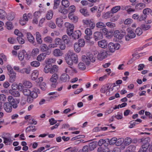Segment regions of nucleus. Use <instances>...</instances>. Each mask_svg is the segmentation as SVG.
Returning a JSON list of instances; mask_svg holds the SVG:
<instances>
[{
    "instance_id": "obj_55",
    "label": "nucleus",
    "mask_w": 152,
    "mask_h": 152,
    "mask_svg": "<svg viewBox=\"0 0 152 152\" xmlns=\"http://www.w3.org/2000/svg\"><path fill=\"white\" fill-rule=\"evenodd\" d=\"M141 27L143 30H147L150 28L151 26L149 25L142 24L141 26Z\"/></svg>"
},
{
    "instance_id": "obj_17",
    "label": "nucleus",
    "mask_w": 152,
    "mask_h": 152,
    "mask_svg": "<svg viewBox=\"0 0 152 152\" xmlns=\"http://www.w3.org/2000/svg\"><path fill=\"white\" fill-rule=\"evenodd\" d=\"M81 33L79 30H77L73 32L72 35V37L74 39H78L80 36L81 35Z\"/></svg>"
},
{
    "instance_id": "obj_9",
    "label": "nucleus",
    "mask_w": 152,
    "mask_h": 152,
    "mask_svg": "<svg viewBox=\"0 0 152 152\" xmlns=\"http://www.w3.org/2000/svg\"><path fill=\"white\" fill-rule=\"evenodd\" d=\"M12 105L8 102H4L3 107L5 111L7 113H10L12 110Z\"/></svg>"
},
{
    "instance_id": "obj_11",
    "label": "nucleus",
    "mask_w": 152,
    "mask_h": 152,
    "mask_svg": "<svg viewBox=\"0 0 152 152\" xmlns=\"http://www.w3.org/2000/svg\"><path fill=\"white\" fill-rule=\"evenodd\" d=\"M28 55L26 52L24 50H23L21 51H20L18 54V56L19 59L20 61H22L24 58L25 56V58H27Z\"/></svg>"
},
{
    "instance_id": "obj_5",
    "label": "nucleus",
    "mask_w": 152,
    "mask_h": 152,
    "mask_svg": "<svg viewBox=\"0 0 152 152\" xmlns=\"http://www.w3.org/2000/svg\"><path fill=\"white\" fill-rule=\"evenodd\" d=\"M109 51L111 53L115 52V50H118L120 47V45L118 43L114 44L110 42L108 45Z\"/></svg>"
},
{
    "instance_id": "obj_60",
    "label": "nucleus",
    "mask_w": 152,
    "mask_h": 152,
    "mask_svg": "<svg viewBox=\"0 0 152 152\" xmlns=\"http://www.w3.org/2000/svg\"><path fill=\"white\" fill-rule=\"evenodd\" d=\"M60 2V0H54L53 9H56L59 6Z\"/></svg>"
},
{
    "instance_id": "obj_26",
    "label": "nucleus",
    "mask_w": 152,
    "mask_h": 152,
    "mask_svg": "<svg viewBox=\"0 0 152 152\" xmlns=\"http://www.w3.org/2000/svg\"><path fill=\"white\" fill-rule=\"evenodd\" d=\"M107 140L106 139L104 140L103 139H100L98 142V145L99 146H102L104 145L105 146L108 145V143H107Z\"/></svg>"
},
{
    "instance_id": "obj_27",
    "label": "nucleus",
    "mask_w": 152,
    "mask_h": 152,
    "mask_svg": "<svg viewBox=\"0 0 152 152\" xmlns=\"http://www.w3.org/2000/svg\"><path fill=\"white\" fill-rule=\"evenodd\" d=\"M38 71L36 70L33 71L31 74V79L32 80H35L37 79L38 75Z\"/></svg>"
},
{
    "instance_id": "obj_44",
    "label": "nucleus",
    "mask_w": 152,
    "mask_h": 152,
    "mask_svg": "<svg viewBox=\"0 0 152 152\" xmlns=\"http://www.w3.org/2000/svg\"><path fill=\"white\" fill-rule=\"evenodd\" d=\"M56 24L59 27H61L63 24L62 19L60 18H57L56 20Z\"/></svg>"
},
{
    "instance_id": "obj_21",
    "label": "nucleus",
    "mask_w": 152,
    "mask_h": 152,
    "mask_svg": "<svg viewBox=\"0 0 152 152\" xmlns=\"http://www.w3.org/2000/svg\"><path fill=\"white\" fill-rule=\"evenodd\" d=\"M114 36L118 39H121L123 37V34H121L119 31L116 30L114 32Z\"/></svg>"
},
{
    "instance_id": "obj_58",
    "label": "nucleus",
    "mask_w": 152,
    "mask_h": 152,
    "mask_svg": "<svg viewBox=\"0 0 152 152\" xmlns=\"http://www.w3.org/2000/svg\"><path fill=\"white\" fill-rule=\"evenodd\" d=\"M44 41L46 43H51L53 41V39L50 37H47L44 39Z\"/></svg>"
},
{
    "instance_id": "obj_36",
    "label": "nucleus",
    "mask_w": 152,
    "mask_h": 152,
    "mask_svg": "<svg viewBox=\"0 0 152 152\" xmlns=\"http://www.w3.org/2000/svg\"><path fill=\"white\" fill-rule=\"evenodd\" d=\"M107 146H105V148H103L102 147H100L98 148V152H110L109 148L107 147Z\"/></svg>"
},
{
    "instance_id": "obj_22",
    "label": "nucleus",
    "mask_w": 152,
    "mask_h": 152,
    "mask_svg": "<svg viewBox=\"0 0 152 152\" xmlns=\"http://www.w3.org/2000/svg\"><path fill=\"white\" fill-rule=\"evenodd\" d=\"M10 77L9 81L10 82L13 83L15 80L16 77V73L15 72H13L11 73H9Z\"/></svg>"
},
{
    "instance_id": "obj_37",
    "label": "nucleus",
    "mask_w": 152,
    "mask_h": 152,
    "mask_svg": "<svg viewBox=\"0 0 152 152\" xmlns=\"http://www.w3.org/2000/svg\"><path fill=\"white\" fill-rule=\"evenodd\" d=\"M62 39L64 42L66 44H69L70 42L69 39L66 35H64L63 36Z\"/></svg>"
},
{
    "instance_id": "obj_7",
    "label": "nucleus",
    "mask_w": 152,
    "mask_h": 152,
    "mask_svg": "<svg viewBox=\"0 0 152 152\" xmlns=\"http://www.w3.org/2000/svg\"><path fill=\"white\" fill-rule=\"evenodd\" d=\"M121 9V7L119 6L115 7H113L111 10V12H107L105 15L107 16L108 17H110L113 16L114 13H115L119 10Z\"/></svg>"
},
{
    "instance_id": "obj_50",
    "label": "nucleus",
    "mask_w": 152,
    "mask_h": 152,
    "mask_svg": "<svg viewBox=\"0 0 152 152\" xmlns=\"http://www.w3.org/2000/svg\"><path fill=\"white\" fill-rule=\"evenodd\" d=\"M55 61L56 60L54 58H50L48 59L47 60L46 62V64L49 65L51 66H52L51 64L54 63Z\"/></svg>"
},
{
    "instance_id": "obj_41",
    "label": "nucleus",
    "mask_w": 152,
    "mask_h": 152,
    "mask_svg": "<svg viewBox=\"0 0 152 152\" xmlns=\"http://www.w3.org/2000/svg\"><path fill=\"white\" fill-rule=\"evenodd\" d=\"M22 92L25 96H29L30 95V94H31V91L29 89L25 88L23 90Z\"/></svg>"
},
{
    "instance_id": "obj_14",
    "label": "nucleus",
    "mask_w": 152,
    "mask_h": 152,
    "mask_svg": "<svg viewBox=\"0 0 152 152\" xmlns=\"http://www.w3.org/2000/svg\"><path fill=\"white\" fill-rule=\"evenodd\" d=\"M60 79L62 82H65L69 81L70 77L68 75L66 74H63L61 75Z\"/></svg>"
},
{
    "instance_id": "obj_45",
    "label": "nucleus",
    "mask_w": 152,
    "mask_h": 152,
    "mask_svg": "<svg viewBox=\"0 0 152 152\" xmlns=\"http://www.w3.org/2000/svg\"><path fill=\"white\" fill-rule=\"evenodd\" d=\"M53 12L51 11H48L46 15V18L47 19L50 20L51 19L53 16Z\"/></svg>"
},
{
    "instance_id": "obj_39",
    "label": "nucleus",
    "mask_w": 152,
    "mask_h": 152,
    "mask_svg": "<svg viewBox=\"0 0 152 152\" xmlns=\"http://www.w3.org/2000/svg\"><path fill=\"white\" fill-rule=\"evenodd\" d=\"M27 37L29 41L33 43L34 38L33 36L30 33H28L27 34Z\"/></svg>"
},
{
    "instance_id": "obj_61",
    "label": "nucleus",
    "mask_w": 152,
    "mask_h": 152,
    "mask_svg": "<svg viewBox=\"0 0 152 152\" xmlns=\"http://www.w3.org/2000/svg\"><path fill=\"white\" fill-rule=\"evenodd\" d=\"M40 63L37 61H34L31 63V65L32 66L37 67L39 66L40 65Z\"/></svg>"
},
{
    "instance_id": "obj_43",
    "label": "nucleus",
    "mask_w": 152,
    "mask_h": 152,
    "mask_svg": "<svg viewBox=\"0 0 152 152\" xmlns=\"http://www.w3.org/2000/svg\"><path fill=\"white\" fill-rule=\"evenodd\" d=\"M58 12L64 14H66L67 13L68 11L64 7H60L58 9Z\"/></svg>"
},
{
    "instance_id": "obj_8",
    "label": "nucleus",
    "mask_w": 152,
    "mask_h": 152,
    "mask_svg": "<svg viewBox=\"0 0 152 152\" xmlns=\"http://www.w3.org/2000/svg\"><path fill=\"white\" fill-rule=\"evenodd\" d=\"M107 52L103 50L101 51L97 56V58L100 61L102 60L107 56Z\"/></svg>"
},
{
    "instance_id": "obj_28",
    "label": "nucleus",
    "mask_w": 152,
    "mask_h": 152,
    "mask_svg": "<svg viewBox=\"0 0 152 152\" xmlns=\"http://www.w3.org/2000/svg\"><path fill=\"white\" fill-rule=\"evenodd\" d=\"M80 12L85 17H88L89 15V14L86 9H81L80 10Z\"/></svg>"
},
{
    "instance_id": "obj_64",
    "label": "nucleus",
    "mask_w": 152,
    "mask_h": 152,
    "mask_svg": "<svg viewBox=\"0 0 152 152\" xmlns=\"http://www.w3.org/2000/svg\"><path fill=\"white\" fill-rule=\"evenodd\" d=\"M39 50L37 48H34L33 49L31 52L32 56H34L35 55L38 54L39 53Z\"/></svg>"
},
{
    "instance_id": "obj_16",
    "label": "nucleus",
    "mask_w": 152,
    "mask_h": 152,
    "mask_svg": "<svg viewBox=\"0 0 152 152\" xmlns=\"http://www.w3.org/2000/svg\"><path fill=\"white\" fill-rule=\"evenodd\" d=\"M68 17L74 23H76L78 21V17L74 15L73 13L72 14L71 13H69Z\"/></svg>"
},
{
    "instance_id": "obj_40",
    "label": "nucleus",
    "mask_w": 152,
    "mask_h": 152,
    "mask_svg": "<svg viewBox=\"0 0 152 152\" xmlns=\"http://www.w3.org/2000/svg\"><path fill=\"white\" fill-rule=\"evenodd\" d=\"M41 50L43 52L49 49L47 45L45 44H42L40 46Z\"/></svg>"
},
{
    "instance_id": "obj_42",
    "label": "nucleus",
    "mask_w": 152,
    "mask_h": 152,
    "mask_svg": "<svg viewBox=\"0 0 152 152\" xmlns=\"http://www.w3.org/2000/svg\"><path fill=\"white\" fill-rule=\"evenodd\" d=\"M74 26H72L70 28H68L67 29V33L69 36H71L73 33V30Z\"/></svg>"
},
{
    "instance_id": "obj_12",
    "label": "nucleus",
    "mask_w": 152,
    "mask_h": 152,
    "mask_svg": "<svg viewBox=\"0 0 152 152\" xmlns=\"http://www.w3.org/2000/svg\"><path fill=\"white\" fill-rule=\"evenodd\" d=\"M98 44L99 47L102 48H105L107 47L108 43L106 40L103 39L98 42Z\"/></svg>"
},
{
    "instance_id": "obj_47",
    "label": "nucleus",
    "mask_w": 152,
    "mask_h": 152,
    "mask_svg": "<svg viewBox=\"0 0 152 152\" xmlns=\"http://www.w3.org/2000/svg\"><path fill=\"white\" fill-rule=\"evenodd\" d=\"M96 27L98 28H103L106 27V25L103 22H99L97 23L96 25Z\"/></svg>"
},
{
    "instance_id": "obj_62",
    "label": "nucleus",
    "mask_w": 152,
    "mask_h": 152,
    "mask_svg": "<svg viewBox=\"0 0 152 152\" xmlns=\"http://www.w3.org/2000/svg\"><path fill=\"white\" fill-rule=\"evenodd\" d=\"M78 44L81 47H84L85 45V42L83 39H80L78 41Z\"/></svg>"
},
{
    "instance_id": "obj_56",
    "label": "nucleus",
    "mask_w": 152,
    "mask_h": 152,
    "mask_svg": "<svg viewBox=\"0 0 152 152\" xmlns=\"http://www.w3.org/2000/svg\"><path fill=\"white\" fill-rule=\"evenodd\" d=\"M58 70V67L56 65L53 66L52 67L50 68V73H52L56 72Z\"/></svg>"
},
{
    "instance_id": "obj_1",
    "label": "nucleus",
    "mask_w": 152,
    "mask_h": 152,
    "mask_svg": "<svg viewBox=\"0 0 152 152\" xmlns=\"http://www.w3.org/2000/svg\"><path fill=\"white\" fill-rule=\"evenodd\" d=\"M64 59L68 64L72 66L73 63L77 64L78 62L77 55L74 53L69 52L65 55Z\"/></svg>"
},
{
    "instance_id": "obj_34",
    "label": "nucleus",
    "mask_w": 152,
    "mask_h": 152,
    "mask_svg": "<svg viewBox=\"0 0 152 152\" xmlns=\"http://www.w3.org/2000/svg\"><path fill=\"white\" fill-rule=\"evenodd\" d=\"M36 39L37 41L39 44H41L42 41L41 38V35L38 32H37L36 33Z\"/></svg>"
},
{
    "instance_id": "obj_33",
    "label": "nucleus",
    "mask_w": 152,
    "mask_h": 152,
    "mask_svg": "<svg viewBox=\"0 0 152 152\" xmlns=\"http://www.w3.org/2000/svg\"><path fill=\"white\" fill-rule=\"evenodd\" d=\"M23 84L25 87L27 88H30L32 86V83L30 81L27 80H25L23 82Z\"/></svg>"
},
{
    "instance_id": "obj_18",
    "label": "nucleus",
    "mask_w": 152,
    "mask_h": 152,
    "mask_svg": "<svg viewBox=\"0 0 152 152\" xmlns=\"http://www.w3.org/2000/svg\"><path fill=\"white\" fill-rule=\"evenodd\" d=\"M110 85L109 84L103 85L100 91L101 93H104L106 91L110 89Z\"/></svg>"
},
{
    "instance_id": "obj_13",
    "label": "nucleus",
    "mask_w": 152,
    "mask_h": 152,
    "mask_svg": "<svg viewBox=\"0 0 152 152\" xmlns=\"http://www.w3.org/2000/svg\"><path fill=\"white\" fill-rule=\"evenodd\" d=\"M94 38L96 41L102 39L103 38L102 33L100 32L96 31L94 33Z\"/></svg>"
},
{
    "instance_id": "obj_2",
    "label": "nucleus",
    "mask_w": 152,
    "mask_h": 152,
    "mask_svg": "<svg viewBox=\"0 0 152 152\" xmlns=\"http://www.w3.org/2000/svg\"><path fill=\"white\" fill-rule=\"evenodd\" d=\"M142 143V147L145 150H147L150 145V139L149 137L143 138L140 140Z\"/></svg>"
},
{
    "instance_id": "obj_51",
    "label": "nucleus",
    "mask_w": 152,
    "mask_h": 152,
    "mask_svg": "<svg viewBox=\"0 0 152 152\" xmlns=\"http://www.w3.org/2000/svg\"><path fill=\"white\" fill-rule=\"evenodd\" d=\"M88 56V57L89 59H90L91 61L90 62H94L95 61V57L93 55V54L91 53H88L87 54Z\"/></svg>"
},
{
    "instance_id": "obj_19",
    "label": "nucleus",
    "mask_w": 152,
    "mask_h": 152,
    "mask_svg": "<svg viewBox=\"0 0 152 152\" xmlns=\"http://www.w3.org/2000/svg\"><path fill=\"white\" fill-rule=\"evenodd\" d=\"M82 60L86 64L88 65L90 63V59L89 58L87 54L86 56L83 55L82 57Z\"/></svg>"
},
{
    "instance_id": "obj_48",
    "label": "nucleus",
    "mask_w": 152,
    "mask_h": 152,
    "mask_svg": "<svg viewBox=\"0 0 152 152\" xmlns=\"http://www.w3.org/2000/svg\"><path fill=\"white\" fill-rule=\"evenodd\" d=\"M7 60V59L6 56L3 54H1V65L3 64L4 62H6Z\"/></svg>"
},
{
    "instance_id": "obj_15",
    "label": "nucleus",
    "mask_w": 152,
    "mask_h": 152,
    "mask_svg": "<svg viewBox=\"0 0 152 152\" xmlns=\"http://www.w3.org/2000/svg\"><path fill=\"white\" fill-rule=\"evenodd\" d=\"M9 93L11 95L15 97H19L20 96L19 91L16 90L10 89L9 90Z\"/></svg>"
},
{
    "instance_id": "obj_49",
    "label": "nucleus",
    "mask_w": 152,
    "mask_h": 152,
    "mask_svg": "<svg viewBox=\"0 0 152 152\" xmlns=\"http://www.w3.org/2000/svg\"><path fill=\"white\" fill-rule=\"evenodd\" d=\"M7 28L8 30L12 29L14 28L12 22H7L6 23Z\"/></svg>"
},
{
    "instance_id": "obj_52",
    "label": "nucleus",
    "mask_w": 152,
    "mask_h": 152,
    "mask_svg": "<svg viewBox=\"0 0 152 152\" xmlns=\"http://www.w3.org/2000/svg\"><path fill=\"white\" fill-rule=\"evenodd\" d=\"M96 144L94 142L90 143L89 145L88 148H89V150L92 151L96 147Z\"/></svg>"
},
{
    "instance_id": "obj_29",
    "label": "nucleus",
    "mask_w": 152,
    "mask_h": 152,
    "mask_svg": "<svg viewBox=\"0 0 152 152\" xmlns=\"http://www.w3.org/2000/svg\"><path fill=\"white\" fill-rule=\"evenodd\" d=\"M36 130L35 126H30L27 127L26 130V132H29L31 131L34 132Z\"/></svg>"
},
{
    "instance_id": "obj_25",
    "label": "nucleus",
    "mask_w": 152,
    "mask_h": 152,
    "mask_svg": "<svg viewBox=\"0 0 152 152\" xmlns=\"http://www.w3.org/2000/svg\"><path fill=\"white\" fill-rule=\"evenodd\" d=\"M31 71L30 67H28L27 68H24L21 69L20 71V73L22 74L26 73L27 74L30 73Z\"/></svg>"
},
{
    "instance_id": "obj_24",
    "label": "nucleus",
    "mask_w": 152,
    "mask_h": 152,
    "mask_svg": "<svg viewBox=\"0 0 152 152\" xmlns=\"http://www.w3.org/2000/svg\"><path fill=\"white\" fill-rule=\"evenodd\" d=\"M58 76L56 74H53L50 79V80L51 82L56 83L58 80Z\"/></svg>"
},
{
    "instance_id": "obj_20",
    "label": "nucleus",
    "mask_w": 152,
    "mask_h": 152,
    "mask_svg": "<svg viewBox=\"0 0 152 152\" xmlns=\"http://www.w3.org/2000/svg\"><path fill=\"white\" fill-rule=\"evenodd\" d=\"M142 120L140 119H137L135 121H131L130 122V125L129 126V128H132L136 124H138L137 122H141Z\"/></svg>"
},
{
    "instance_id": "obj_30",
    "label": "nucleus",
    "mask_w": 152,
    "mask_h": 152,
    "mask_svg": "<svg viewBox=\"0 0 152 152\" xmlns=\"http://www.w3.org/2000/svg\"><path fill=\"white\" fill-rule=\"evenodd\" d=\"M45 57V54L42 53L37 56V59L38 61H43Z\"/></svg>"
},
{
    "instance_id": "obj_35",
    "label": "nucleus",
    "mask_w": 152,
    "mask_h": 152,
    "mask_svg": "<svg viewBox=\"0 0 152 152\" xmlns=\"http://www.w3.org/2000/svg\"><path fill=\"white\" fill-rule=\"evenodd\" d=\"M106 140H107V142H109L110 145H113L114 144H115L117 141V138L115 137H113L110 140L108 139H106Z\"/></svg>"
},
{
    "instance_id": "obj_63",
    "label": "nucleus",
    "mask_w": 152,
    "mask_h": 152,
    "mask_svg": "<svg viewBox=\"0 0 152 152\" xmlns=\"http://www.w3.org/2000/svg\"><path fill=\"white\" fill-rule=\"evenodd\" d=\"M142 29L138 27L136 30L135 32L136 34L138 36H140L142 33Z\"/></svg>"
},
{
    "instance_id": "obj_38",
    "label": "nucleus",
    "mask_w": 152,
    "mask_h": 152,
    "mask_svg": "<svg viewBox=\"0 0 152 152\" xmlns=\"http://www.w3.org/2000/svg\"><path fill=\"white\" fill-rule=\"evenodd\" d=\"M81 47L78 44V43H75L74 44L75 50L77 53H79L81 50Z\"/></svg>"
},
{
    "instance_id": "obj_32",
    "label": "nucleus",
    "mask_w": 152,
    "mask_h": 152,
    "mask_svg": "<svg viewBox=\"0 0 152 152\" xmlns=\"http://www.w3.org/2000/svg\"><path fill=\"white\" fill-rule=\"evenodd\" d=\"M145 6V4L144 3H139L135 5V8L138 10H140L144 8Z\"/></svg>"
},
{
    "instance_id": "obj_31",
    "label": "nucleus",
    "mask_w": 152,
    "mask_h": 152,
    "mask_svg": "<svg viewBox=\"0 0 152 152\" xmlns=\"http://www.w3.org/2000/svg\"><path fill=\"white\" fill-rule=\"evenodd\" d=\"M136 147L134 145H129L126 149V152H136L134 151Z\"/></svg>"
},
{
    "instance_id": "obj_57",
    "label": "nucleus",
    "mask_w": 152,
    "mask_h": 152,
    "mask_svg": "<svg viewBox=\"0 0 152 152\" xmlns=\"http://www.w3.org/2000/svg\"><path fill=\"white\" fill-rule=\"evenodd\" d=\"M132 142V139L130 137H126L125 140L124 144L126 145H129Z\"/></svg>"
},
{
    "instance_id": "obj_46",
    "label": "nucleus",
    "mask_w": 152,
    "mask_h": 152,
    "mask_svg": "<svg viewBox=\"0 0 152 152\" xmlns=\"http://www.w3.org/2000/svg\"><path fill=\"white\" fill-rule=\"evenodd\" d=\"M61 4L65 8H67L69 5V2L67 0H62Z\"/></svg>"
},
{
    "instance_id": "obj_54",
    "label": "nucleus",
    "mask_w": 152,
    "mask_h": 152,
    "mask_svg": "<svg viewBox=\"0 0 152 152\" xmlns=\"http://www.w3.org/2000/svg\"><path fill=\"white\" fill-rule=\"evenodd\" d=\"M91 20L92 19H86L83 20L82 21L84 25H85L88 26Z\"/></svg>"
},
{
    "instance_id": "obj_4",
    "label": "nucleus",
    "mask_w": 152,
    "mask_h": 152,
    "mask_svg": "<svg viewBox=\"0 0 152 152\" xmlns=\"http://www.w3.org/2000/svg\"><path fill=\"white\" fill-rule=\"evenodd\" d=\"M127 34L125 37V39L126 41H129L131 39H133L136 36L135 34L131 28H129L126 29Z\"/></svg>"
},
{
    "instance_id": "obj_23",
    "label": "nucleus",
    "mask_w": 152,
    "mask_h": 152,
    "mask_svg": "<svg viewBox=\"0 0 152 152\" xmlns=\"http://www.w3.org/2000/svg\"><path fill=\"white\" fill-rule=\"evenodd\" d=\"M53 54L55 56H60L63 55V53L60 49H55L53 51Z\"/></svg>"
},
{
    "instance_id": "obj_10",
    "label": "nucleus",
    "mask_w": 152,
    "mask_h": 152,
    "mask_svg": "<svg viewBox=\"0 0 152 152\" xmlns=\"http://www.w3.org/2000/svg\"><path fill=\"white\" fill-rule=\"evenodd\" d=\"M7 99L9 102H8L11 105H12V106L13 108H16L17 107L18 105L16 103L15 101L12 96H8Z\"/></svg>"
},
{
    "instance_id": "obj_6",
    "label": "nucleus",
    "mask_w": 152,
    "mask_h": 152,
    "mask_svg": "<svg viewBox=\"0 0 152 152\" xmlns=\"http://www.w3.org/2000/svg\"><path fill=\"white\" fill-rule=\"evenodd\" d=\"M86 35L84 36L85 39L87 40V42H89L90 39L92 38V31L91 29L87 28L85 30Z\"/></svg>"
},
{
    "instance_id": "obj_59",
    "label": "nucleus",
    "mask_w": 152,
    "mask_h": 152,
    "mask_svg": "<svg viewBox=\"0 0 152 152\" xmlns=\"http://www.w3.org/2000/svg\"><path fill=\"white\" fill-rule=\"evenodd\" d=\"M124 141L123 138H119L118 139H117V141L115 143V145L117 146H120L122 144Z\"/></svg>"
},
{
    "instance_id": "obj_53",
    "label": "nucleus",
    "mask_w": 152,
    "mask_h": 152,
    "mask_svg": "<svg viewBox=\"0 0 152 152\" xmlns=\"http://www.w3.org/2000/svg\"><path fill=\"white\" fill-rule=\"evenodd\" d=\"M78 67L79 69L80 70H84L86 68L85 64L82 62H80L78 66Z\"/></svg>"
},
{
    "instance_id": "obj_3",
    "label": "nucleus",
    "mask_w": 152,
    "mask_h": 152,
    "mask_svg": "<svg viewBox=\"0 0 152 152\" xmlns=\"http://www.w3.org/2000/svg\"><path fill=\"white\" fill-rule=\"evenodd\" d=\"M4 139V142L6 145H10L12 142V140L10 137V134L9 133H4L2 136Z\"/></svg>"
}]
</instances>
